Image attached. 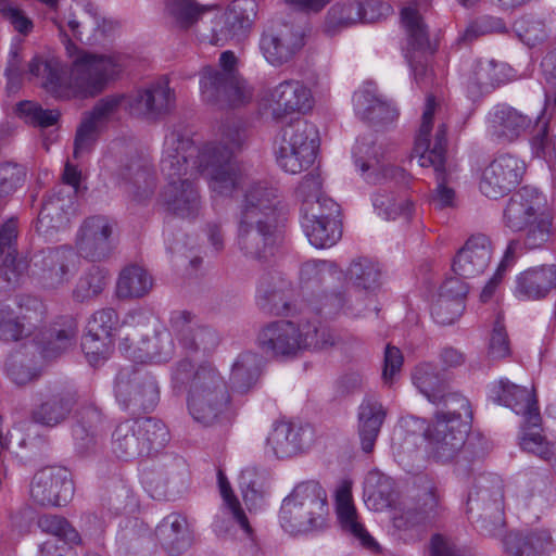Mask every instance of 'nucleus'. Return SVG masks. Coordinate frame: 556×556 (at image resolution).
Here are the masks:
<instances>
[{
    "instance_id": "nucleus-1",
    "label": "nucleus",
    "mask_w": 556,
    "mask_h": 556,
    "mask_svg": "<svg viewBox=\"0 0 556 556\" xmlns=\"http://www.w3.org/2000/svg\"><path fill=\"white\" fill-rule=\"evenodd\" d=\"M119 336L121 352L137 363H166L176 355H208L219 344L218 333L188 311L172 312L168 327L154 331L152 337L130 326L119 329ZM170 383L176 393L188 388L187 407L195 422L210 427L231 419L226 381L212 363L203 362L194 368L184 358L172 368Z\"/></svg>"
},
{
    "instance_id": "nucleus-2",
    "label": "nucleus",
    "mask_w": 556,
    "mask_h": 556,
    "mask_svg": "<svg viewBox=\"0 0 556 556\" xmlns=\"http://www.w3.org/2000/svg\"><path fill=\"white\" fill-rule=\"evenodd\" d=\"M218 134L219 143L198 147L184 126L175 125L166 130L160 167L168 184L161 192V201L178 217L194 218L202 208L197 186L182 176L201 174L210 185L211 168L215 165L239 164L232 155L244 141L242 127L235 121H226L219 126Z\"/></svg>"
},
{
    "instance_id": "nucleus-3",
    "label": "nucleus",
    "mask_w": 556,
    "mask_h": 556,
    "mask_svg": "<svg viewBox=\"0 0 556 556\" xmlns=\"http://www.w3.org/2000/svg\"><path fill=\"white\" fill-rule=\"evenodd\" d=\"M210 190L219 197H241L237 247L248 258L263 260L273 253L279 216L277 189L254 177L242 164L211 168Z\"/></svg>"
},
{
    "instance_id": "nucleus-4",
    "label": "nucleus",
    "mask_w": 556,
    "mask_h": 556,
    "mask_svg": "<svg viewBox=\"0 0 556 556\" xmlns=\"http://www.w3.org/2000/svg\"><path fill=\"white\" fill-rule=\"evenodd\" d=\"M126 58L119 53L93 54L83 52L73 61L68 72L52 54H36L25 72L29 79L36 78L41 87L56 99L89 98L100 93L124 70ZM24 74L18 48L9 54L5 75L10 88L20 85Z\"/></svg>"
},
{
    "instance_id": "nucleus-5",
    "label": "nucleus",
    "mask_w": 556,
    "mask_h": 556,
    "mask_svg": "<svg viewBox=\"0 0 556 556\" xmlns=\"http://www.w3.org/2000/svg\"><path fill=\"white\" fill-rule=\"evenodd\" d=\"M425 428V420L408 416L401 418L394 428L392 451L397 463L409 468L418 455V442L422 432L428 456L437 463L446 464L462 452L472 412L469 401L459 393H451L441 404Z\"/></svg>"
},
{
    "instance_id": "nucleus-6",
    "label": "nucleus",
    "mask_w": 556,
    "mask_h": 556,
    "mask_svg": "<svg viewBox=\"0 0 556 556\" xmlns=\"http://www.w3.org/2000/svg\"><path fill=\"white\" fill-rule=\"evenodd\" d=\"M21 316L16 315L8 304H0V339L3 341H17L23 338L24 324L27 321L38 332L28 333L33 337L24 344L26 352H37L42 358L50 359L61 355L75 342L77 325L74 319L67 318L62 325L55 324L51 329L42 331L39 325L46 316V305L31 295H21L17 301Z\"/></svg>"
},
{
    "instance_id": "nucleus-7",
    "label": "nucleus",
    "mask_w": 556,
    "mask_h": 556,
    "mask_svg": "<svg viewBox=\"0 0 556 556\" xmlns=\"http://www.w3.org/2000/svg\"><path fill=\"white\" fill-rule=\"evenodd\" d=\"M503 223L511 231L522 232L523 244L530 250L543 248L556 231L545 195L528 186L508 199L503 211Z\"/></svg>"
},
{
    "instance_id": "nucleus-8",
    "label": "nucleus",
    "mask_w": 556,
    "mask_h": 556,
    "mask_svg": "<svg viewBox=\"0 0 556 556\" xmlns=\"http://www.w3.org/2000/svg\"><path fill=\"white\" fill-rule=\"evenodd\" d=\"M437 102L432 96H428L421 116V124L415 138L413 157L418 159L421 167L432 166L437 175V188L431 197V204L437 210L452 208L456 206L454 189L446 186L444 180V164L446 153V130L444 123H439L434 134V113Z\"/></svg>"
},
{
    "instance_id": "nucleus-9",
    "label": "nucleus",
    "mask_w": 556,
    "mask_h": 556,
    "mask_svg": "<svg viewBox=\"0 0 556 556\" xmlns=\"http://www.w3.org/2000/svg\"><path fill=\"white\" fill-rule=\"evenodd\" d=\"M329 504L326 490L315 480L298 483L282 500L279 523L291 535H304L327 527Z\"/></svg>"
},
{
    "instance_id": "nucleus-10",
    "label": "nucleus",
    "mask_w": 556,
    "mask_h": 556,
    "mask_svg": "<svg viewBox=\"0 0 556 556\" xmlns=\"http://www.w3.org/2000/svg\"><path fill=\"white\" fill-rule=\"evenodd\" d=\"M334 343L333 334L316 321L302 319L273 321L263 327L257 336V344L264 353L273 357H294L309 349H324Z\"/></svg>"
},
{
    "instance_id": "nucleus-11",
    "label": "nucleus",
    "mask_w": 556,
    "mask_h": 556,
    "mask_svg": "<svg viewBox=\"0 0 556 556\" xmlns=\"http://www.w3.org/2000/svg\"><path fill=\"white\" fill-rule=\"evenodd\" d=\"M219 70L206 66L200 72L202 100L211 105L240 106L252 99V90L239 76L237 58L232 51L219 56Z\"/></svg>"
},
{
    "instance_id": "nucleus-12",
    "label": "nucleus",
    "mask_w": 556,
    "mask_h": 556,
    "mask_svg": "<svg viewBox=\"0 0 556 556\" xmlns=\"http://www.w3.org/2000/svg\"><path fill=\"white\" fill-rule=\"evenodd\" d=\"M318 146L315 125L298 118L285 126L277 139V163L285 172L299 174L313 165Z\"/></svg>"
},
{
    "instance_id": "nucleus-13",
    "label": "nucleus",
    "mask_w": 556,
    "mask_h": 556,
    "mask_svg": "<svg viewBox=\"0 0 556 556\" xmlns=\"http://www.w3.org/2000/svg\"><path fill=\"white\" fill-rule=\"evenodd\" d=\"M467 513H477V522L488 535H496L504 526V484L494 473L475 477L467 496Z\"/></svg>"
},
{
    "instance_id": "nucleus-14",
    "label": "nucleus",
    "mask_w": 556,
    "mask_h": 556,
    "mask_svg": "<svg viewBox=\"0 0 556 556\" xmlns=\"http://www.w3.org/2000/svg\"><path fill=\"white\" fill-rule=\"evenodd\" d=\"M114 390L119 405L132 414L153 409L160 400V388L155 378L134 366L118 371Z\"/></svg>"
},
{
    "instance_id": "nucleus-15",
    "label": "nucleus",
    "mask_w": 556,
    "mask_h": 556,
    "mask_svg": "<svg viewBox=\"0 0 556 556\" xmlns=\"http://www.w3.org/2000/svg\"><path fill=\"white\" fill-rule=\"evenodd\" d=\"M352 153L355 166L363 174L368 173L367 178L374 175L375 180H394L402 185H406L409 180L408 174L403 168L389 163L387 149L372 136L358 138Z\"/></svg>"
},
{
    "instance_id": "nucleus-16",
    "label": "nucleus",
    "mask_w": 556,
    "mask_h": 556,
    "mask_svg": "<svg viewBox=\"0 0 556 556\" xmlns=\"http://www.w3.org/2000/svg\"><path fill=\"white\" fill-rule=\"evenodd\" d=\"M261 102L264 109L269 110L273 118L280 119L289 114L311 110L313 96L301 80L287 79L268 89Z\"/></svg>"
},
{
    "instance_id": "nucleus-17",
    "label": "nucleus",
    "mask_w": 556,
    "mask_h": 556,
    "mask_svg": "<svg viewBox=\"0 0 556 556\" xmlns=\"http://www.w3.org/2000/svg\"><path fill=\"white\" fill-rule=\"evenodd\" d=\"M74 493L71 473L63 467H46L38 470L30 482L31 500L41 506H61Z\"/></svg>"
},
{
    "instance_id": "nucleus-18",
    "label": "nucleus",
    "mask_w": 556,
    "mask_h": 556,
    "mask_svg": "<svg viewBox=\"0 0 556 556\" xmlns=\"http://www.w3.org/2000/svg\"><path fill=\"white\" fill-rule=\"evenodd\" d=\"M114 225L102 215L88 217L81 224L76 248L80 256L92 262L105 260L114 249Z\"/></svg>"
},
{
    "instance_id": "nucleus-19",
    "label": "nucleus",
    "mask_w": 556,
    "mask_h": 556,
    "mask_svg": "<svg viewBox=\"0 0 556 556\" xmlns=\"http://www.w3.org/2000/svg\"><path fill=\"white\" fill-rule=\"evenodd\" d=\"M525 163L510 154L495 157L483 170L480 191L490 199H498L511 191L521 180Z\"/></svg>"
},
{
    "instance_id": "nucleus-20",
    "label": "nucleus",
    "mask_w": 556,
    "mask_h": 556,
    "mask_svg": "<svg viewBox=\"0 0 556 556\" xmlns=\"http://www.w3.org/2000/svg\"><path fill=\"white\" fill-rule=\"evenodd\" d=\"M129 96V113L153 119L169 113L176 102L175 91L169 87L166 77H161Z\"/></svg>"
},
{
    "instance_id": "nucleus-21",
    "label": "nucleus",
    "mask_w": 556,
    "mask_h": 556,
    "mask_svg": "<svg viewBox=\"0 0 556 556\" xmlns=\"http://www.w3.org/2000/svg\"><path fill=\"white\" fill-rule=\"evenodd\" d=\"M255 16L253 0H235L227 10L216 16L210 42L224 46L228 40H240L247 35Z\"/></svg>"
},
{
    "instance_id": "nucleus-22",
    "label": "nucleus",
    "mask_w": 556,
    "mask_h": 556,
    "mask_svg": "<svg viewBox=\"0 0 556 556\" xmlns=\"http://www.w3.org/2000/svg\"><path fill=\"white\" fill-rule=\"evenodd\" d=\"M489 396L493 402L521 415L527 424L534 427L541 425L538 402L531 390L501 378L489 386Z\"/></svg>"
},
{
    "instance_id": "nucleus-23",
    "label": "nucleus",
    "mask_w": 556,
    "mask_h": 556,
    "mask_svg": "<svg viewBox=\"0 0 556 556\" xmlns=\"http://www.w3.org/2000/svg\"><path fill=\"white\" fill-rule=\"evenodd\" d=\"M355 114L376 129L393 125L399 118V110L379 94L374 83H365L353 96Z\"/></svg>"
},
{
    "instance_id": "nucleus-24",
    "label": "nucleus",
    "mask_w": 556,
    "mask_h": 556,
    "mask_svg": "<svg viewBox=\"0 0 556 556\" xmlns=\"http://www.w3.org/2000/svg\"><path fill=\"white\" fill-rule=\"evenodd\" d=\"M334 501L337 520L341 530L353 536L363 547L370 551L371 553H380L381 546L368 533L359 520L353 502L351 482L343 481L338 486Z\"/></svg>"
},
{
    "instance_id": "nucleus-25",
    "label": "nucleus",
    "mask_w": 556,
    "mask_h": 556,
    "mask_svg": "<svg viewBox=\"0 0 556 556\" xmlns=\"http://www.w3.org/2000/svg\"><path fill=\"white\" fill-rule=\"evenodd\" d=\"M494 247L482 233L472 235L453 258L454 273L463 278H475L485 271L493 257Z\"/></svg>"
},
{
    "instance_id": "nucleus-26",
    "label": "nucleus",
    "mask_w": 556,
    "mask_h": 556,
    "mask_svg": "<svg viewBox=\"0 0 556 556\" xmlns=\"http://www.w3.org/2000/svg\"><path fill=\"white\" fill-rule=\"evenodd\" d=\"M531 124L532 117L505 103L494 105L486 115V132L500 142L515 141Z\"/></svg>"
},
{
    "instance_id": "nucleus-27",
    "label": "nucleus",
    "mask_w": 556,
    "mask_h": 556,
    "mask_svg": "<svg viewBox=\"0 0 556 556\" xmlns=\"http://www.w3.org/2000/svg\"><path fill=\"white\" fill-rule=\"evenodd\" d=\"M116 185L130 201L143 203L153 195L156 177L147 162L136 159L118 169Z\"/></svg>"
},
{
    "instance_id": "nucleus-28",
    "label": "nucleus",
    "mask_w": 556,
    "mask_h": 556,
    "mask_svg": "<svg viewBox=\"0 0 556 556\" xmlns=\"http://www.w3.org/2000/svg\"><path fill=\"white\" fill-rule=\"evenodd\" d=\"M402 26L406 34L405 56L417 78L426 72V66L417 56L430 51L429 34L419 12L414 8H404L401 12Z\"/></svg>"
},
{
    "instance_id": "nucleus-29",
    "label": "nucleus",
    "mask_w": 556,
    "mask_h": 556,
    "mask_svg": "<svg viewBox=\"0 0 556 556\" xmlns=\"http://www.w3.org/2000/svg\"><path fill=\"white\" fill-rule=\"evenodd\" d=\"M76 403L77 392L74 389L53 388L33 408L31 418L41 426L56 427L68 418Z\"/></svg>"
},
{
    "instance_id": "nucleus-30",
    "label": "nucleus",
    "mask_w": 556,
    "mask_h": 556,
    "mask_svg": "<svg viewBox=\"0 0 556 556\" xmlns=\"http://www.w3.org/2000/svg\"><path fill=\"white\" fill-rule=\"evenodd\" d=\"M292 295V283L281 274L270 271L260 278L256 299L263 311L273 315L290 314Z\"/></svg>"
},
{
    "instance_id": "nucleus-31",
    "label": "nucleus",
    "mask_w": 556,
    "mask_h": 556,
    "mask_svg": "<svg viewBox=\"0 0 556 556\" xmlns=\"http://www.w3.org/2000/svg\"><path fill=\"white\" fill-rule=\"evenodd\" d=\"M311 440L309 428L288 421H277L266 439V452L277 458H289L301 453Z\"/></svg>"
},
{
    "instance_id": "nucleus-32",
    "label": "nucleus",
    "mask_w": 556,
    "mask_h": 556,
    "mask_svg": "<svg viewBox=\"0 0 556 556\" xmlns=\"http://www.w3.org/2000/svg\"><path fill=\"white\" fill-rule=\"evenodd\" d=\"M302 47L303 36L289 25H283L276 31L265 33L260 41L265 60L276 67L291 61Z\"/></svg>"
},
{
    "instance_id": "nucleus-33",
    "label": "nucleus",
    "mask_w": 556,
    "mask_h": 556,
    "mask_svg": "<svg viewBox=\"0 0 556 556\" xmlns=\"http://www.w3.org/2000/svg\"><path fill=\"white\" fill-rule=\"evenodd\" d=\"M18 219L10 217L0 224V276L9 286L18 282L26 263L17 260Z\"/></svg>"
},
{
    "instance_id": "nucleus-34",
    "label": "nucleus",
    "mask_w": 556,
    "mask_h": 556,
    "mask_svg": "<svg viewBox=\"0 0 556 556\" xmlns=\"http://www.w3.org/2000/svg\"><path fill=\"white\" fill-rule=\"evenodd\" d=\"M78 257L72 248L60 247L41 260L40 281L46 289L66 285L77 270Z\"/></svg>"
},
{
    "instance_id": "nucleus-35",
    "label": "nucleus",
    "mask_w": 556,
    "mask_h": 556,
    "mask_svg": "<svg viewBox=\"0 0 556 556\" xmlns=\"http://www.w3.org/2000/svg\"><path fill=\"white\" fill-rule=\"evenodd\" d=\"M555 288L556 265H541L516 276L514 295L521 301H540Z\"/></svg>"
},
{
    "instance_id": "nucleus-36",
    "label": "nucleus",
    "mask_w": 556,
    "mask_h": 556,
    "mask_svg": "<svg viewBox=\"0 0 556 556\" xmlns=\"http://www.w3.org/2000/svg\"><path fill=\"white\" fill-rule=\"evenodd\" d=\"M514 78L515 71L508 64L494 60H477L467 76V90L470 96L477 97Z\"/></svg>"
},
{
    "instance_id": "nucleus-37",
    "label": "nucleus",
    "mask_w": 556,
    "mask_h": 556,
    "mask_svg": "<svg viewBox=\"0 0 556 556\" xmlns=\"http://www.w3.org/2000/svg\"><path fill=\"white\" fill-rule=\"evenodd\" d=\"M371 295L359 299L357 295L346 294L344 292H333L324 294L317 302L309 303L304 314L308 315L316 312L325 317H336L344 314L351 317L364 316L368 304H374Z\"/></svg>"
},
{
    "instance_id": "nucleus-38",
    "label": "nucleus",
    "mask_w": 556,
    "mask_h": 556,
    "mask_svg": "<svg viewBox=\"0 0 556 556\" xmlns=\"http://www.w3.org/2000/svg\"><path fill=\"white\" fill-rule=\"evenodd\" d=\"M467 292L468 288L463 281L456 278L446 280L431 311L434 321L443 326L455 323L465 311Z\"/></svg>"
},
{
    "instance_id": "nucleus-39",
    "label": "nucleus",
    "mask_w": 556,
    "mask_h": 556,
    "mask_svg": "<svg viewBox=\"0 0 556 556\" xmlns=\"http://www.w3.org/2000/svg\"><path fill=\"white\" fill-rule=\"evenodd\" d=\"M503 544L509 556H545L553 545L547 530L509 532Z\"/></svg>"
},
{
    "instance_id": "nucleus-40",
    "label": "nucleus",
    "mask_w": 556,
    "mask_h": 556,
    "mask_svg": "<svg viewBox=\"0 0 556 556\" xmlns=\"http://www.w3.org/2000/svg\"><path fill=\"white\" fill-rule=\"evenodd\" d=\"M387 412L382 404L372 397L365 399L358 407V435L362 450L372 452Z\"/></svg>"
},
{
    "instance_id": "nucleus-41",
    "label": "nucleus",
    "mask_w": 556,
    "mask_h": 556,
    "mask_svg": "<svg viewBox=\"0 0 556 556\" xmlns=\"http://www.w3.org/2000/svg\"><path fill=\"white\" fill-rule=\"evenodd\" d=\"M364 497L375 511L390 507L394 500V481L377 469L370 470L364 480Z\"/></svg>"
},
{
    "instance_id": "nucleus-42",
    "label": "nucleus",
    "mask_w": 556,
    "mask_h": 556,
    "mask_svg": "<svg viewBox=\"0 0 556 556\" xmlns=\"http://www.w3.org/2000/svg\"><path fill=\"white\" fill-rule=\"evenodd\" d=\"M262 357L251 351L242 352L235 359L229 381L231 388L239 393H245L253 388L261 376Z\"/></svg>"
},
{
    "instance_id": "nucleus-43",
    "label": "nucleus",
    "mask_w": 556,
    "mask_h": 556,
    "mask_svg": "<svg viewBox=\"0 0 556 556\" xmlns=\"http://www.w3.org/2000/svg\"><path fill=\"white\" fill-rule=\"evenodd\" d=\"M104 431V419L100 409L88 406L79 412V419L73 428V438L79 452H87Z\"/></svg>"
},
{
    "instance_id": "nucleus-44",
    "label": "nucleus",
    "mask_w": 556,
    "mask_h": 556,
    "mask_svg": "<svg viewBox=\"0 0 556 556\" xmlns=\"http://www.w3.org/2000/svg\"><path fill=\"white\" fill-rule=\"evenodd\" d=\"M112 451L125 460L142 456L138 419L125 420L116 426L112 433Z\"/></svg>"
},
{
    "instance_id": "nucleus-45",
    "label": "nucleus",
    "mask_w": 556,
    "mask_h": 556,
    "mask_svg": "<svg viewBox=\"0 0 556 556\" xmlns=\"http://www.w3.org/2000/svg\"><path fill=\"white\" fill-rule=\"evenodd\" d=\"M414 386L425 397L433 403L441 404L452 392H445V384L440 378L437 368L431 363L417 365L412 375Z\"/></svg>"
},
{
    "instance_id": "nucleus-46",
    "label": "nucleus",
    "mask_w": 556,
    "mask_h": 556,
    "mask_svg": "<svg viewBox=\"0 0 556 556\" xmlns=\"http://www.w3.org/2000/svg\"><path fill=\"white\" fill-rule=\"evenodd\" d=\"M153 287L151 275L138 265L125 267L117 279L116 294L119 299L142 298Z\"/></svg>"
},
{
    "instance_id": "nucleus-47",
    "label": "nucleus",
    "mask_w": 556,
    "mask_h": 556,
    "mask_svg": "<svg viewBox=\"0 0 556 556\" xmlns=\"http://www.w3.org/2000/svg\"><path fill=\"white\" fill-rule=\"evenodd\" d=\"M364 20V9L361 2L350 1L333 4L325 18L324 30L333 36Z\"/></svg>"
},
{
    "instance_id": "nucleus-48",
    "label": "nucleus",
    "mask_w": 556,
    "mask_h": 556,
    "mask_svg": "<svg viewBox=\"0 0 556 556\" xmlns=\"http://www.w3.org/2000/svg\"><path fill=\"white\" fill-rule=\"evenodd\" d=\"M156 535L170 554H178L188 545L186 519L178 514L166 516L156 528Z\"/></svg>"
},
{
    "instance_id": "nucleus-49",
    "label": "nucleus",
    "mask_w": 556,
    "mask_h": 556,
    "mask_svg": "<svg viewBox=\"0 0 556 556\" xmlns=\"http://www.w3.org/2000/svg\"><path fill=\"white\" fill-rule=\"evenodd\" d=\"M392 534L405 542L419 541L425 533L426 523L419 518L416 508H396L391 517Z\"/></svg>"
},
{
    "instance_id": "nucleus-50",
    "label": "nucleus",
    "mask_w": 556,
    "mask_h": 556,
    "mask_svg": "<svg viewBox=\"0 0 556 556\" xmlns=\"http://www.w3.org/2000/svg\"><path fill=\"white\" fill-rule=\"evenodd\" d=\"M38 527L54 536L41 545V553L49 554L55 546L56 540H63L67 544H79L80 535L75 528L63 517L55 515H43L38 519Z\"/></svg>"
},
{
    "instance_id": "nucleus-51",
    "label": "nucleus",
    "mask_w": 556,
    "mask_h": 556,
    "mask_svg": "<svg viewBox=\"0 0 556 556\" xmlns=\"http://www.w3.org/2000/svg\"><path fill=\"white\" fill-rule=\"evenodd\" d=\"M376 213L387 220L409 218L413 213V203L404 197H397L386 189H379L372 197Z\"/></svg>"
},
{
    "instance_id": "nucleus-52",
    "label": "nucleus",
    "mask_w": 556,
    "mask_h": 556,
    "mask_svg": "<svg viewBox=\"0 0 556 556\" xmlns=\"http://www.w3.org/2000/svg\"><path fill=\"white\" fill-rule=\"evenodd\" d=\"M129 94H109L97 101L92 110L85 116L94 125L103 129L108 123L115 119L122 111L129 112Z\"/></svg>"
},
{
    "instance_id": "nucleus-53",
    "label": "nucleus",
    "mask_w": 556,
    "mask_h": 556,
    "mask_svg": "<svg viewBox=\"0 0 556 556\" xmlns=\"http://www.w3.org/2000/svg\"><path fill=\"white\" fill-rule=\"evenodd\" d=\"M138 433L142 445V456L162 450L169 441L166 425L154 418L138 419Z\"/></svg>"
},
{
    "instance_id": "nucleus-54",
    "label": "nucleus",
    "mask_w": 556,
    "mask_h": 556,
    "mask_svg": "<svg viewBox=\"0 0 556 556\" xmlns=\"http://www.w3.org/2000/svg\"><path fill=\"white\" fill-rule=\"evenodd\" d=\"M217 480L219 492L223 498V505L220 509L223 517H230L231 520L243 530L247 536L252 538L253 529L251 528L249 520L243 509L241 508L240 502L235 496L227 477L222 470H218L217 472Z\"/></svg>"
},
{
    "instance_id": "nucleus-55",
    "label": "nucleus",
    "mask_w": 556,
    "mask_h": 556,
    "mask_svg": "<svg viewBox=\"0 0 556 556\" xmlns=\"http://www.w3.org/2000/svg\"><path fill=\"white\" fill-rule=\"evenodd\" d=\"M380 274L376 262L359 257L351 263L346 277L356 288L371 292L379 287Z\"/></svg>"
},
{
    "instance_id": "nucleus-56",
    "label": "nucleus",
    "mask_w": 556,
    "mask_h": 556,
    "mask_svg": "<svg viewBox=\"0 0 556 556\" xmlns=\"http://www.w3.org/2000/svg\"><path fill=\"white\" fill-rule=\"evenodd\" d=\"M303 231L309 243L317 249L334 245L341 238V229L337 218L319 219V223L305 224Z\"/></svg>"
},
{
    "instance_id": "nucleus-57",
    "label": "nucleus",
    "mask_w": 556,
    "mask_h": 556,
    "mask_svg": "<svg viewBox=\"0 0 556 556\" xmlns=\"http://www.w3.org/2000/svg\"><path fill=\"white\" fill-rule=\"evenodd\" d=\"M108 283V274L104 269L92 266L81 276L74 290L73 299L76 302H86L99 295Z\"/></svg>"
},
{
    "instance_id": "nucleus-58",
    "label": "nucleus",
    "mask_w": 556,
    "mask_h": 556,
    "mask_svg": "<svg viewBox=\"0 0 556 556\" xmlns=\"http://www.w3.org/2000/svg\"><path fill=\"white\" fill-rule=\"evenodd\" d=\"M301 226L319 223V219L337 218L339 205L330 198L324 195L318 199H306L301 203Z\"/></svg>"
},
{
    "instance_id": "nucleus-59",
    "label": "nucleus",
    "mask_w": 556,
    "mask_h": 556,
    "mask_svg": "<svg viewBox=\"0 0 556 556\" xmlns=\"http://www.w3.org/2000/svg\"><path fill=\"white\" fill-rule=\"evenodd\" d=\"M16 113L25 123L40 128L53 126L60 117L58 110H45L31 101L20 102L16 105Z\"/></svg>"
},
{
    "instance_id": "nucleus-60",
    "label": "nucleus",
    "mask_w": 556,
    "mask_h": 556,
    "mask_svg": "<svg viewBox=\"0 0 556 556\" xmlns=\"http://www.w3.org/2000/svg\"><path fill=\"white\" fill-rule=\"evenodd\" d=\"M514 30L519 39L529 47L543 42L547 37L544 22L533 16H522L514 24Z\"/></svg>"
},
{
    "instance_id": "nucleus-61",
    "label": "nucleus",
    "mask_w": 556,
    "mask_h": 556,
    "mask_svg": "<svg viewBox=\"0 0 556 556\" xmlns=\"http://www.w3.org/2000/svg\"><path fill=\"white\" fill-rule=\"evenodd\" d=\"M81 349L89 364L97 366L111 355L113 340L102 336H93L90 331H87L81 341Z\"/></svg>"
},
{
    "instance_id": "nucleus-62",
    "label": "nucleus",
    "mask_w": 556,
    "mask_h": 556,
    "mask_svg": "<svg viewBox=\"0 0 556 556\" xmlns=\"http://www.w3.org/2000/svg\"><path fill=\"white\" fill-rule=\"evenodd\" d=\"M7 374L10 380L17 386H25L40 376L37 366L26 364L21 352L10 356L7 362Z\"/></svg>"
},
{
    "instance_id": "nucleus-63",
    "label": "nucleus",
    "mask_w": 556,
    "mask_h": 556,
    "mask_svg": "<svg viewBox=\"0 0 556 556\" xmlns=\"http://www.w3.org/2000/svg\"><path fill=\"white\" fill-rule=\"evenodd\" d=\"M118 330V315L113 308L96 312L87 325V331L93 336H102L113 340Z\"/></svg>"
},
{
    "instance_id": "nucleus-64",
    "label": "nucleus",
    "mask_w": 556,
    "mask_h": 556,
    "mask_svg": "<svg viewBox=\"0 0 556 556\" xmlns=\"http://www.w3.org/2000/svg\"><path fill=\"white\" fill-rule=\"evenodd\" d=\"M26 179V169L16 163L0 164V198H5L23 186Z\"/></svg>"
}]
</instances>
